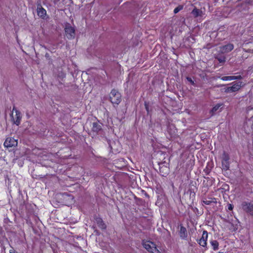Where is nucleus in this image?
I'll use <instances>...</instances> for the list:
<instances>
[{"instance_id":"obj_1","label":"nucleus","mask_w":253,"mask_h":253,"mask_svg":"<svg viewBox=\"0 0 253 253\" xmlns=\"http://www.w3.org/2000/svg\"><path fill=\"white\" fill-rule=\"evenodd\" d=\"M195 159H190L188 162H183L182 164H180V167L177 168V170L176 171V176L180 179L186 176L187 178H189L190 172L193 169L194 165Z\"/></svg>"},{"instance_id":"obj_2","label":"nucleus","mask_w":253,"mask_h":253,"mask_svg":"<svg viewBox=\"0 0 253 253\" xmlns=\"http://www.w3.org/2000/svg\"><path fill=\"white\" fill-rule=\"evenodd\" d=\"M143 247L149 252L151 253H159L160 251L157 249L156 244L149 241H143Z\"/></svg>"},{"instance_id":"obj_3","label":"nucleus","mask_w":253,"mask_h":253,"mask_svg":"<svg viewBox=\"0 0 253 253\" xmlns=\"http://www.w3.org/2000/svg\"><path fill=\"white\" fill-rule=\"evenodd\" d=\"M11 117L13 123L16 125L17 126H18L20 123L21 119V113L19 111H18L16 108H13Z\"/></svg>"},{"instance_id":"obj_4","label":"nucleus","mask_w":253,"mask_h":253,"mask_svg":"<svg viewBox=\"0 0 253 253\" xmlns=\"http://www.w3.org/2000/svg\"><path fill=\"white\" fill-rule=\"evenodd\" d=\"M121 94L118 91L115 89L111 91L110 94V99L112 103L118 104L121 101Z\"/></svg>"},{"instance_id":"obj_5","label":"nucleus","mask_w":253,"mask_h":253,"mask_svg":"<svg viewBox=\"0 0 253 253\" xmlns=\"http://www.w3.org/2000/svg\"><path fill=\"white\" fill-rule=\"evenodd\" d=\"M18 140L13 137H7L4 142V146L7 148H14L17 146Z\"/></svg>"},{"instance_id":"obj_6","label":"nucleus","mask_w":253,"mask_h":253,"mask_svg":"<svg viewBox=\"0 0 253 253\" xmlns=\"http://www.w3.org/2000/svg\"><path fill=\"white\" fill-rule=\"evenodd\" d=\"M242 209L246 212L253 215V203L248 202H243L241 204Z\"/></svg>"},{"instance_id":"obj_7","label":"nucleus","mask_w":253,"mask_h":253,"mask_svg":"<svg viewBox=\"0 0 253 253\" xmlns=\"http://www.w3.org/2000/svg\"><path fill=\"white\" fill-rule=\"evenodd\" d=\"M197 189L196 182L191 181L188 185V189L187 192L188 194H189L190 197H195L196 192Z\"/></svg>"},{"instance_id":"obj_8","label":"nucleus","mask_w":253,"mask_h":253,"mask_svg":"<svg viewBox=\"0 0 253 253\" xmlns=\"http://www.w3.org/2000/svg\"><path fill=\"white\" fill-rule=\"evenodd\" d=\"M65 32L66 36L68 39H73L75 38V29L69 24L66 25Z\"/></svg>"},{"instance_id":"obj_9","label":"nucleus","mask_w":253,"mask_h":253,"mask_svg":"<svg viewBox=\"0 0 253 253\" xmlns=\"http://www.w3.org/2000/svg\"><path fill=\"white\" fill-rule=\"evenodd\" d=\"M208 233L206 230L203 232L202 237L198 241V244L202 247H207Z\"/></svg>"},{"instance_id":"obj_10","label":"nucleus","mask_w":253,"mask_h":253,"mask_svg":"<svg viewBox=\"0 0 253 253\" xmlns=\"http://www.w3.org/2000/svg\"><path fill=\"white\" fill-rule=\"evenodd\" d=\"M32 154H34L35 156L41 157H50V155L47 154L45 151L38 148L34 149L32 151Z\"/></svg>"},{"instance_id":"obj_11","label":"nucleus","mask_w":253,"mask_h":253,"mask_svg":"<svg viewBox=\"0 0 253 253\" xmlns=\"http://www.w3.org/2000/svg\"><path fill=\"white\" fill-rule=\"evenodd\" d=\"M202 202L203 204L206 205H210L211 203H217V200L214 197H202Z\"/></svg>"},{"instance_id":"obj_12","label":"nucleus","mask_w":253,"mask_h":253,"mask_svg":"<svg viewBox=\"0 0 253 253\" xmlns=\"http://www.w3.org/2000/svg\"><path fill=\"white\" fill-rule=\"evenodd\" d=\"M94 219L95 222L96 223L97 226L99 228L102 230L106 229V225L105 224L103 219L101 217L96 216L94 218Z\"/></svg>"},{"instance_id":"obj_13","label":"nucleus","mask_w":253,"mask_h":253,"mask_svg":"<svg viewBox=\"0 0 253 253\" xmlns=\"http://www.w3.org/2000/svg\"><path fill=\"white\" fill-rule=\"evenodd\" d=\"M242 85V82L236 83L234 84L232 86L229 87L227 88V92H235L238 90Z\"/></svg>"},{"instance_id":"obj_14","label":"nucleus","mask_w":253,"mask_h":253,"mask_svg":"<svg viewBox=\"0 0 253 253\" xmlns=\"http://www.w3.org/2000/svg\"><path fill=\"white\" fill-rule=\"evenodd\" d=\"M234 48V46L232 44H228L222 47H220V51L221 52L224 53L231 51Z\"/></svg>"},{"instance_id":"obj_15","label":"nucleus","mask_w":253,"mask_h":253,"mask_svg":"<svg viewBox=\"0 0 253 253\" xmlns=\"http://www.w3.org/2000/svg\"><path fill=\"white\" fill-rule=\"evenodd\" d=\"M179 234L180 238L183 239H186L187 237V232L186 228L185 227H184L182 225H180Z\"/></svg>"},{"instance_id":"obj_16","label":"nucleus","mask_w":253,"mask_h":253,"mask_svg":"<svg viewBox=\"0 0 253 253\" xmlns=\"http://www.w3.org/2000/svg\"><path fill=\"white\" fill-rule=\"evenodd\" d=\"M242 77L241 76H223L221 78V80L224 81H232L235 80L241 79Z\"/></svg>"},{"instance_id":"obj_17","label":"nucleus","mask_w":253,"mask_h":253,"mask_svg":"<svg viewBox=\"0 0 253 253\" xmlns=\"http://www.w3.org/2000/svg\"><path fill=\"white\" fill-rule=\"evenodd\" d=\"M168 161H169L168 162H166V161H165V162H157V163L158 164V165L159 166V169H160V172H161V170L164 167H165L166 169L168 168L170 159H168Z\"/></svg>"},{"instance_id":"obj_18","label":"nucleus","mask_w":253,"mask_h":253,"mask_svg":"<svg viewBox=\"0 0 253 253\" xmlns=\"http://www.w3.org/2000/svg\"><path fill=\"white\" fill-rule=\"evenodd\" d=\"M229 159H222L221 164L223 169L227 170L230 167Z\"/></svg>"},{"instance_id":"obj_19","label":"nucleus","mask_w":253,"mask_h":253,"mask_svg":"<svg viewBox=\"0 0 253 253\" xmlns=\"http://www.w3.org/2000/svg\"><path fill=\"white\" fill-rule=\"evenodd\" d=\"M38 14L39 16L44 18L46 15V10L42 7H38L37 9Z\"/></svg>"},{"instance_id":"obj_20","label":"nucleus","mask_w":253,"mask_h":253,"mask_svg":"<svg viewBox=\"0 0 253 253\" xmlns=\"http://www.w3.org/2000/svg\"><path fill=\"white\" fill-rule=\"evenodd\" d=\"M210 244L214 251H217L218 249L219 243L216 240H211Z\"/></svg>"},{"instance_id":"obj_21","label":"nucleus","mask_w":253,"mask_h":253,"mask_svg":"<svg viewBox=\"0 0 253 253\" xmlns=\"http://www.w3.org/2000/svg\"><path fill=\"white\" fill-rule=\"evenodd\" d=\"M101 128V126L98 123L95 122L92 123V129L93 131L97 132L100 130Z\"/></svg>"},{"instance_id":"obj_22","label":"nucleus","mask_w":253,"mask_h":253,"mask_svg":"<svg viewBox=\"0 0 253 253\" xmlns=\"http://www.w3.org/2000/svg\"><path fill=\"white\" fill-rule=\"evenodd\" d=\"M192 13L195 17H198L201 15L202 11L198 9L194 8L192 10Z\"/></svg>"},{"instance_id":"obj_23","label":"nucleus","mask_w":253,"mask_h":253,"mask_svg":"<svg viewBox=\"0 0 253 253\" xmlns=\"http://www.w3.org/2000/svg\"><path fill=\"white\" fill-rule=\"evenodd\" d=\"M222 106V104H216L215 106H214L212 110H211V111L214 113L215 112H216V111H217L219 108Z\"/></svg>"},{"instance_id":"obj_24","label":"nucleus","mask_w":253,"mask_h":253,"mask_svg":"<svg viewBox=\"0 0 253 253\" xmlns=\"http://www.w3.org/2000/svg\"><path fill=\"white\" fill-rule=\"evenodd\" d=\"M234 208V206L230 203H228L227 207H226V210L232 211Z\"/></svg>"},{"instance_id":"obj_25","label":"nucleus","mask_w":253,"mask_h":253,"mask_svg":"<svg viewBox=\"0 0 253 253\" xmlns=\"http://www.w3.org/2000/svg\"><path fill=\"white\" fill-rule=\"evenodd\" d=\"M182 9V6L179 5V6H177V7H176L174 9V13H177V12H178Z\"/></svg>"},{"instance_id":"obj_26","label":"nucleus","mask_w":253,"mask_h":253,"mask_svg":"<svg viewBox=\"0 0 253 253\" xmlns=\"http://www.w3.org/2000/svg\"><path fill=\"white\" fill-rule=\"evenodd\" d=\"M210 181V180L209 179H207V181L206 182L205 180H204L203 181V184L204 185V186L207 188L209 187V184H208V182L209 181Z\"/></svg>"},{"instance_id":"obj_27","label":"nucleus","mask_w":253,"mask_h":253,"mask_svg":"<svg viewBox=\"0 0 253 253\" xmlns=\"http://www.w3.org/2000/svg\"><path fill=\"white\" fill-rule=\"evenodd\" d=\"M187 80L190 83H191V84H194V81H192V80L190 78H189V77H187Z\"/></svg>"},{"instance_id":"obj_28","label":"nucleus","mask_w":253,"mask_h":253,"mask_svg":"<svg viewBox=\"0 0 253 253\" xmlns=\"http://www.w3.org/2000/svg\"><path fill=\"white\" fill-rule=\"evenodd\" d=\"M218 60L220 62H224L225 61V58L224 57H223V58H219L218 59Z\"/></svg>"},{"instance_id":"obj_29","label":"nucleus","mask_w":253,"mask_h":253,"mask_svg":"<svg viewBox=\"0 0 253 253\" xmlns=\"http://www.w3.org/2000/svg\"><path fill=\"white\" fill-rule=\"evenodd\" d=\"M9 253H17L14 249H11L9 250Z\"/></svg>"},{"instance_id":"obj_30","label":"nucleus","mask_w":253,"mask_h":253,"mask_svg":"<svg viewBox=\"0 0 253 253\" xmlns=\"http://www.w3.org/2000/svg\"><path fill=\"white\" fill-rule=\"evenodd\" d=\"M223 154H224L223 158H226L227 157H228L227 154H226L225 152H223Z\"/></svg>"},{"instance_id":"obj_31","label":"nucleus","mask_w":253,"mask_h":253,"mask_svg":"<svg viewBox=\"0 0 253 253\" xmlns=\"http://www.w3.org/2000/svg\"><path fill=\"white\" fill-rule=\"evenodd\" d=\"M111 148H112L113 150H114V149L113 148V146H112V145H111Z\"/></svg>"},{"instance_id":"obj_32","label":"nucleus","mask_w":253,"mask_h":253,"mask_svg":"<svg viewBox=\"0 0 253 253\" xmlns=\"http://www.w3.org/2000/svg\"><path fill=\"white\" fill-rule=\"evenodd\" d=\"M129 160L133 163V161H132L131 159H130Z\"/></svg>"},{"instance_id":"obj_33","label":"nucleus","mask_w":253,"mask_h":253,"mask_svg":"<svg viewBox=\"0 0 253 253\" xmlns=\"http://www.w3.org/2000/svg\"><path fill=\"white\" fill-rule=\"evenodd\" d=\"M117 151H118V150H117V151L114 150V152H117Z\"/></svg>"},{"instance_id":"obj_34","label":"nucleus","mask_w":253,"mask_h":253,"mask_svg":"<svg viewBox=\"0 0 253 253\" xmlns=\"http://www.w3.org/2000/svg\"><path fill=\"white\" fill-rule=\"evenodd\" d=\"M28 206V205H27L26 206V208H27Z\"/></svg>"}]
</instances>
